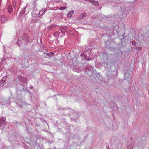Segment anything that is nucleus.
<instances>
[{"mask_svg": "<svg viewBox=\"0 0 149 149\" xmlns=\"http://www.w3.org/2000/svg\"><path fill=\"white\" fill-rule=\"evenodd\" d=\"M26 8L28 9V10L26 11L27 13L29 12L32 9H33L35 10H37L36 4L32 3H28L27 4L26 6L20 11V15H23L26 12L25 9Z\"/></svg>", "mask_w": 149, "mask_h": 149, "instance_id": "nucleus-1", "label": "nucleus"}, {"mask_svg": "<svg viewBox=\"0 0 149 149\" xmlns=\"http://www.w3.org/2000/svg\"><path fill=\"white\" fill-rule=\"evenodd\" d=\"M29 36L27 34L25 33L19 38L17 41V43L20 46L24 41L29 42Z\"/></svg>", "mask_w": 149, "mask_h": 149, "instance_id": "nucleus-2", "label": "nucleus"}, {"mask_svg": "<svg viewBox=\"0 0 149 149\" xmlns=\"http://www.w3.org/2000/svg\"><path fill=\"white\" fill-rule=\"evenodd\" d=\"M108 54L107 52L103 53L102 54V55L101 56V58L103 60V61H104V63H106L108 59Z\"/></svg>", "mask_w": 149, "mask_h": 149, "instance_id": "nucleus-3", "label": "nucleus"}, {"mask_svg": "<svg viewBox=\"0 0 149 149\" xmlns=\"http://www.w3.org/2000/svg\"><path fill=\"white\" fill-rule=\"evenodd\" d=\"M8 21L7 18L3 15H0V22L2 24L6 23Z\"/></svg>", "mask_w": 149, "mask_h": 149, "instance_id": "nucleus-4", "label": "nucleus"}, {"mask_svg": "<svg viewBox=\"0 0 149 149\" xmlns=\"http://www.w3.org/2000/svg\"><path fill=\"white\" fill-rule=\"evenodd\" d=\"M7 77L6 76H4L1 80L0 81V86H3L7 81Z\"/></svg>", "mask_w": 149, "mask_h": 149, "instance_id": "nucleus-5", "label": "nucleus"}, {"mask_svg": "<svg viewBox=\"0 0 149 149\" xmlns=\"http://www.w3.org/2000/svg\"><path fill=\"white\" fill-rule=\"evenodd\" d=\"M132 77V75L131 74H129L128 73H126L124 75V79H127V81L129 83Z\"/></svg>", "mask_w": 149, "mask_h": 149, "instance_id": "nucleus-6", "label": "nucleus"}, {"mask_svg": "<svg viewBox=\"0 0 149 149\" xmlns=\"http://www.w3.org/2000/svg\"><path fill=\"white\" fill-rule=\"evenodd\" d=\"M105 45L108 48H112L113 45L114 44L113 42H110V41L107 40L105 42Z\"/></svg>", "mask_w": 149, "mask_h": 149, "instance_id": "nucleus-7", "label": "nucleus"}, {"mask_svg": "<svg viewBox=\"0 0 149 149\" xmlns=\"http://www.w3.org/2000/svg\"><path fill=\"white\" fill-rule=\"evenodd\" d=\"M19 79L23 83H26L27 81V78L25 77L20 76L19 77Z\"/></svg>", "mask_w": 149, "mask_h": 149, "instance_id": "nucleus-8", "label": "nucleus"}, {"mask_svg": "<svg viewBox=\"0 0 149 149\" xmlns=\"http://www.w3.org/2000/svg\"><path fill=\"white\" fill-rule=\"evenodd\" d=\"M86 1L91 2L92 4L96 6H98L99 5L98 1L94 0H86Z\"/></svg>", "mask_w": 149, "mask_h": 149, "instance_id": "nucleus-9", "label": "nucleus"}, {"mask_svg": "<svg viewBox=\"0 0 149 149\" xmlns=\"http://www.w3.org/2000/svg\"><path fill=\"white\" fill-rule=\"evenodd\" d=\"M5 118L4 117L1 118H0V127L3 125L5 123Z\"/></svg>", "mask_w": 149, "mask_h": 149, "instance_id": "nucleus-10", "label": "nucleus"}, {"mask_svg": "<svg viewBox=\"0 0 149 149\" xmlns=\"http://www.w3.org/2000/svg\"><path fill=\"white\" fill-rule=\"evenodd\" d=\"M74 13V11L73 10H71L69 11L67 14L68 17H71L72 15Z\"/></svg>", "mask_w": 149, "mask_h": 149, "instance_id": "nucleus-11", "label": "nucleus"}, {"mask_svg": "<svg viewBox=\"0 0 149 149\" xmlns=\"http://www.w3.org/2000/svg\"><path fill=\"white\" fill-rule=\"evenodd\" d=\"M45 54H46L48 57H50L52 56L53 54V53L52 52H49V53H44Z\"/></svg>", "mask_w": 149, "mask_h": 149, "instance_id": "nucleus-12", "label": "nucleus"}, {"mask_svg": "<svg viewBox=\"0 0 149 149\" xmlns=\"http://www.w3.org/2000/svg\"><path fill=\"white\" fill-rule=\"evenodd\" d=\"M60 30L61 31L64 33H65L67 31V29L66 28L61 29Z\"/></svg>", "mask_w": 149, "mask_h": 149, "instance_id": "nucleus-13", "label": "nucleus"}, {"mask_svg": "<svg viewBox=\"0 0 149 149\" xmlns=\"http://www.w3.org/2000/svg\"><path fill=\"white\" fill-rule=\"evenodd\" d=\"M84 59L85 60L87 61H89L91 59V58L88 57L87 55L85 54V55H84Z\"/></svg>", "mask_w": 149, "mask_h": 149, "instance_id": "nucleus-14", "label": "nucleus"}, {"mask_svg": "<svg viewBox=\"0 0 149 149\" xmlns=\"http://www.w3.org/2000/svg\"><path fill=\"white\" fill-rule=\"evenodd\" d=\"M8 11L9 13H11L12 12L13 9L12 7L11 6H9L8 8Z\"/></svg>", "mask_w": 149, "mask_h": 149, "instance_id": "nucleus-15", "label": "nucleus"}, {"mask_svg": "<svg viewBox=\"0 0 149 149\" xmlns=\"http://www.w3.org/2000/svg\"><path fill=\"white\" fill-rule=\"evenodd\" d=\"M47 10H41L39 12V14L41 15H43L45 13L46 11Z\"/></svg>", "mask_w": 149, "mask_h": 149, "instance_id": "nucleus-16", "label": "nucleus"}, {"mask_svg": "<svg viewBox=\"0 0 149 149\" xmlns=\"http://www.w3.org/2000/svg\"><path fill=\"white\" fill-rule=\"evenodd\" d=\"M56 27V26L55 25L53 24L52 25L50 26L49 27V30L52 29Z\"/></svg>", "mask_w": 149, "mask_h": 149, "instance_id": "nucleus-17", "label": "nucleus"}, {"mask_svg": "<svg viewBox=\"0 0 149 149\" xmlns=\"http://www.w3.org/2000/svg\"><path fill=\"white\" fill-rule=\"evenodd\" d=\"M0 104L2 105H5L6 103L4 100H2L0 102Z\"/></svg>", "mask_w": 149, "mask_h": 149, "instance_id": "nucleus-18", "label": "nucleus"}, {"mask_svg": "<svg viewBox=\"0 0 149 149\" xmlns=\"http://www.w3.org/2000/svg\"><path fill=\"white\" fill-rule=\"evenodd\" d=\"M86 15V14L85 13H82L80 15V17H82V18L85 17Z\"/></svg>", "mask_w": 149, "mask_h": 149, "instance_id": "nucleus-19", "label": "nucleus"}, {"mask_svg": "<svg viewBox=\"0 0 149 149\" xmlns=\"http://www.w3.org/2000/svg\"><path fill=\"white\" fill-rule=\"evenodd\" d=\"M66 8V7L65 6L61 7L59 8V9L61 10H64Z\"/></svg>", "mask_w": 149, "mask_h": 149, "instance_id": "nucleus-20", "label": "nucleus"}, {"mask_svg": "<svg viewBox=\"0 0 149 149\" xmlns=\"http://www.w3.org/2000/svg\"><path fill=\"white\" fill-rule=\"evenodd\" d=\"M135 49L138 50H141L142 49V47H136Z\"/></svg>", "mask_w": 149, "mask_h": 149, "instance_id": "nucleus-21", "label": "nucleus"}, {"mask_svg": "<svg viewBox=\"0 0 149 149\" xmlns=\"http://www.w3.org/2000/svg\"><path fill=\"white\" fill-rule=\"evenodd\" d=\"M133 146L132 145H129L128 147V149H132Z\"/></svg>", "mask_w": 149, "mask_h": 149, "instance_id": "nucleus-22", "label": "nucleus"}, {"mask_svg": "<svg viewBox=\"0 0 149 149\" xmlns=\"http://www.w3.org/2000/svg\"><path fill=\"white\" fill-rule=\"evenodd\" d=\"M99 16H100L101 18H103L105 17V16L102 14H100L99 15Z\"/></svg>", "mask_w": 149, "mask_h": 149, "instance_id": "nucleus-23", "label": "nucleus"}, {"mask_svg": "<svg viewBox=\"0 0 149 149\" xmlns=\"http://www.w3.org/2000/svg\"><path fill=\"white\" fill-rule=\"evenodd\" d=\"M131 43L132 44V45H135V41H132V42H131Z\"/></svg>", "mask_w": 149, "mask_h": 149, "instance_id": "nucleus-24", "label": "nucleus"}, {"mask_svg": "<svg viewBox=\"0 0 149 149\" xmlns=\"http://www.w3.org/2000/svg\"><path fill=\"white\" fill-rule=\"evenodd\" d=\"M84 55H85V54H84V53H82L80 54V56L81 57L84 56Z\"/></svg>", "mask_w": 149, "mask_h": 149, "instance_id": "nucleus-25", "label": "nucleus"}, {"mask_svg": "<svg viewBox=\"0 0 149 149\" xmlns=\"http://www.w3.org/2000/svg\"><path fill=\"white\" fill-rule=\"evenodd\" d=\"M30 88L31 89H32L33 88V87L32 85H31L30 87Z\"/></svg>", "mask_w": 149, "mask_h": 149, "instance_id": "nucleus-26", "label": "nucleus"}, {"mask_svg": "<svg viewBox=\"0 0 149 149\" xmlns=\"http://www.w3.org/2000/svg\"><path fill=\"white\" fill-rule=\"evenodd\" d=\"M109 72H108L107 73H106V75L107 76H109Z\"/></svg>", "mask_w": 149, "mask_h": 149, "instance_id": "nucleus-27", "label": "nucleus"}, {"mask_svg": "<svg viewBox=\"0 0 149 149\" xmlns=\"http://www.w3.org/2000/svg\"><path fill=\"white\" fill-rule=\"evenodd\" d=\"M55 1H56V2H59L60 1V0H55Z\"/></svg>", "mask_w": 149, "mask_h": 149, "instance_id": "nucleus-28", "label": "nucleus"}, {"mask_svg": "<svg viewBox=\"0 0 149 149\" xmlns=\"http://www.w3.org/2000/svg\"><path fill=\"white\" fill-rule=\"evenodd\" d=\"M47 5L48 6H49V3H48Z\"/></svg>", "mask_w": 149, "mask_h": 149, "instance_id": "nucleus-29", "label": "nucleus"}, {"mask_svg": "<svg viewBox=\"0 0 149 149\" xmlns=\"http://www.w3.org/2000/svg\"><path fill=\"white\" fill-rule=\"evenodd\" d=\"M1 65H0V70H1Z\"/></svg>", "mask_w": 149, "mask_h": 149, "instance_id": "nucleus-30", "label": "nucleus"}, {"mask_svg": "<svg viewBox=\"0 0 149 149\" xmlns=\"http://www.w3.org/2000/svg\"><path fill=\"white\" fill-rule=\"evenodd\" d=\"M57 33L58 34V33Z\"/></svg>", "mask_w": 149, "mask_h": 149, "instance_id": "nucleus-31", "label": "nucleus"}, {"mask_svg": "<svg viewBox=\"0 0 149 149\" xmlns=\"http://www.w3.org/2000/svg\"><path fill=\"white\" fill-rule=\"evenodd\" d=\"M107 149H110L109 148H107Z\"/></svg>", "mask_w": 149, "mask_h": 149, "instance_id": "nucleus-32", "label": "nucleus"}, {"mask_svg": "<svg viewBox=\"0 0 149 149\" xmlns=\"http://www.w3.org/2000/svg\"><path fill=\"white\" fill-rule=\"evenodd\" d=\"M1 1V0H0V1Z\"/></svg>", "mask_w": 149, "mask_h": 149, "instance_id": "nucleus-33", "label": "nucleus"}]
</instances>
